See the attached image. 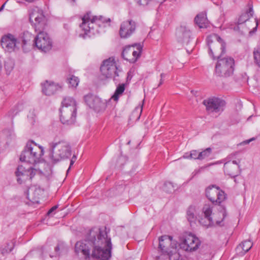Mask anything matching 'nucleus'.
<instances>
[{
  "label": "nucleus",
  "instance_id": "38",
  "mask_svg": "<svg viewBox=\"0 0 260 260\" xmlns=\"http://www.w3.org/2000/svg\"><path fill=\"white\" fill-rule=\"evenodd\" d=\"M199 152H198L197 150H192L190 151V154L189 155V157L191 158L199 159Z\"/></svg>",
  "mask_w": 260,
  "mask_h": 260
},
{
  "label": "nucleus",
  "instance_id": "41",
  "mask_svg": "<svg viewBox=\"0 0 260 260\" xmlns=\"http://www.w3.org/2000/svg\"><path fill=\"white\" fill-rule=\"evenodd\" d=\"M254 22L255 23V26L253 28V29L252 30L249 31L250 34L254 33L257 30V25H258V20H257V19H255Z\"/></svg>",
  "mask_w": 260,
  "mask_h": 260
},
{
  "label": "nucleus",
  "instance_id": "53",
  "mask_svg": "<svg viewBox=\"0 0 260 260\" xmlns=\"http://www.w3.org/2000/svg\"><path fill=\"white\" fill-rule=\"evenodd\" d=\"M230 157H233V155H231V156H230Z\"/></svg>",
  "mask_w": 260,
  "mask_h": 260
},
{
  "label": "nucleus",
  "instance_id": "9",
  "mask_svg": "<svg viewBox=\"0 0 260 260\" xmlns=\"http://www.w3.org/2000/svg\"><path fill=\"white\" fill-rule=\"evenodd\" d=\"M215 68V74L219 77H227L233 74L235 61L231 57L217 58Z\"/></svg>",
  "mask_w": 260,
  "mask_h": 260
},
{
  "label": "nucleus",
  "instance_id": "12",
  "mask_svg": "<svg viewBox=\"0 0 260 260\" xmlns=\"http://www.w3.org/2000/svg\"><path fill=\"white\" fill-rule=\"evenodd\" d=\"M203 104L205 106L208 113L220 114L224 110L225 102L218 98L212 97L204 100Z\"/></svg>",
  "mask_w": 260,
  "mask_h": 260
},
{
  "label": "nucleus",
  "instance_id": "36",
  "mask_svg": "<svg viewBox=\"0 0 260 260\" xmlns=\"http://www.w3.org/2000/svg\"><path fill=\"white\" fill-rule=\"evenodd\" d=\"M163 190L168 193L172 192L174 190V186L171 182H166L164 183Z\"/></svg>",
  "mask_w": 260,
  "mask_h": 260
},
{
  "label": "nucleus",
  "instance_id": "43",
  "mask_svg": "<svg viewBox=\"0 0 260 260\" xmlns=\"http://www.w3.org/2000/svg\"><path fill=\"white\" fill-rule=\"evenodd\" d=\"M58 208L57 205L52 207L47 212L48 215H50L53 211H54Z\"/></svg>",
  "mask_w": 260,
  "mask_h": 260
},
{
  "label": "nucleus",
  "instance_id": "13",
  "mask_svg": "<svg viewBox=\"0 0 260 260\" xmlns=\"http://www.w3.org/2000/svg\"><path fill=\"white\" fill-rule=\"evenodd\" d=\"M143 46L140 44H134L126 47L123 50V58L131 63L135 62L140 56Z\"/></svg>",
  "mask_w": 260,
  "mask_h": 260
},
{
  "label": "nucleus",
  "instance_id": "7",
  "mask_svg": "<svg viewBox=\"0 0 260 260\" xmlns=\"http://www.w3.org/2000/svg\"><path fill=\"white\" fill-rule=\"evenodd\" d=\"M51 149L49 155L52 162H57L62 159L69 158L71 155V148L66 141H59L50 144Z\"/></svg>",
  "mask_w": 260,
  "mask_h": 260
},
{
  "label": "nucleus",
  "instance_id": "16",
  "mask_svg": "<svg viewBox=\"0 0 260 260\" xmlns=\"http://www.w3.org/2000/svg\"><path fill=\"white\" fill-rule=\"evenodd\" d=\"M19 45L18 39L11 34L4 36L2 38L1 45L7 51L11 52L15 51V49L19 48Z\"/></svg>",
  "mask_w": 260,
  "mask_h": 260
},
{
  "label": "nucleus",
  "instance_id": "23",
  "mask_svg": "<svg viewBox=\"0 0 260 260\" xmlns=\"http://www.w3.org/2000/svg\"><path fill=\"white\" fill-rule=\"evenodd\" d=\"M177 35L179 42L186 45L189 43L190 38V32L189 30L180 29L177 31Z\"/></svg>",
  "mask_w": 260,
  "mask_h": 260
},
{
  "label": "nucleus",
  "instance_id": "52",
  "mask_svg": "<svg viewBox=\"0 0 260 260\" xmlns=\"http://www.w3.org/2000/svg\"><path fill=\"white\" fill-rule=\"evenodd\" d=\"M130 142H131V141H128V143H127V144H129Z\"/></svg>",
  "mask_w": 260,
  "mask_h": 260
},
{
  "label": "nucleus",
  "instance_id": "21",
  "mask_svg": "<svg viewBox=\"0 0 260 260\" xmlns=\"http://www.w3.org/2000/svg\"><path fill=\"white\" fill-rule=\"evenodd\" d=\"M202 211L205 218L207 219V223H204V220H200L199 221L200 223L207 228L212 226L214 222L212 218L211 217L212 213V206L210 204H205L202 209Z\"/></svg>",
  "mask_w": 260,
  "mask_h": 260
},
{
  "label": "nucleus",
  "instance_id": "39",
  "mask_svg": "<svg viewBox=\"0 0 260 260\" xmlns=\"http://www.w3.org/2000/svg\"><path fill=\"white\" fill-rule=\"evenodd\" d=\"M5 133H7V135L9 133V136L10 138H12L15 136V134H14L13 129H11L8 131H6Z\"/></svg>",
  "mask_w": 260,
  "mask_h": 260
},
{
  "label": "nucleus",
  "instance_id": "28",
  "mask_svg": "<svg viewBox=\"0 0 260 260\" xmlns=\"http://www.w3.org/2000/svg\"><path fill=\"white\" fill-rule=\"evenodd\" d=\"M61 107H67L69 109H72V107L75 108H76V102L75 100L71 97H65L62 103Z\"/></svg>",
  "mask_w": 260,
  "mask_h": 260
},
{
  "label": "nucleus",
  "instance_id": "42",
  "mask_svg": "<svg viewBox=\"0 0 260 260\" xmlns=\"http://www.w3.org/2000/svg\"><path fill=\"white\" fill-rule=\"evenodd\" d=\"M160 81H159V84H158V86L157 87H159L160 86L162 83H163V82H164V78H165V74H164V73H161L160 74Z\"/></svg>",
  "mask_w": 260,
  "mask_h": 260
},
{
  "label": "nucleus",
  "instance_id": "24",
  "mask_svg": "<svg viewBox=\"0 0 260 260\" xmlns=\"http://www.w3.org/2000/svg\"><path fill=\"white\" fill-rule=\"evenodd\" d=\"M40 190L37 188H30L27 191V199L33 203H39V192Z\"/></svg>",
  "mask_w": 260,
  "mask_h": 260
},
{
  "label": "nucleus",
  "instance_id": "14",
  "mask_svg": "<svg viewBox=\"0 0 260 260\" xmlns=\"http://www.w3.org/2000/svg\"><path fill=\"white\" fill-rule=\"evenodd\" d=\"M77 108L69 109L67 107H61L60 109V121L63 124L71 125L75 122Z\"/></svg>",
  "mask_w": 260,
  "mask_h": 260
},
{
  "label": "nucleus",
  "instance_id": "1",
  "mask_svg": "<svg viewBox=\"0 0 260 260\" xmlns=\"http://www.w3.org/2000/svg\"><path fill=\"white\" fill-rule=\"evenodd\" d=\"M105 230L94 228L90 230L84 240L76 242L75 252L84 259L108 260L111 256L112 243Z\"/></svg>",
  "mask_w": 260,
  "mask_h": 260
},
{
  "label": "nucleus",
  "instance_id": "20",
  "mask_svg": "<svg viewBox=\"0 0 260 260\" xmlns=\"http://www.w3.org/2000/svg\"><path fill=\"white\" fill-rule=\"evenodd\" d=\"M34 37L33 35L28 31H25L21 34L18 41L19 44H21V46L25 52H27L30 48L31 46V41L34 39Z\"/></svg>",
  "mask_w": 260,
  "mask_h": 260
},
{
  "label": "nucleus",
  "instance_id": "44",
  "mask_svg": "<svg viewBox=\"0 0 260 260\" xmlns=\"http://www.w3.org/2000/svg\"><path fill=\"white\" fill-rule=\"evenodd\" d=\"M253 140H254V138H251L250 139L245 140V141H243L242 143H241V144H244V145L248 144L250 142H251Z\"/></svg>",
  "mask_w": 260,
  "mask_h": 260
},
{
  "label": "nucleus",
  "instance_id": "33",
  "mask_svg": "<svg viewBox=\"0 0 260 260\" xmlns=\"http://www.w3.org/2000/svg\"><path fill=\"white\" fill-rule=\"evenodd\" d=\"M254 62L260 68V48L254 49L253 52Z\"/></svg>",
  "mask_w": 260,
  "mask_h": 260
},
{
  "label": "nucleus",
  "instance_id": "6",
  "mask_svg": "<svg viewBox=\"0 0 260 260\" xmlns=\"http://www.w3.org/2000/svg\"><path fill=\"white\" fill-rule=\"evenodd\" d=\"M159 244L157 249L158 255L155 256L156 259L170 260L174 251L176 250V243L173 241V237L164 235L158 239Z\"/></svg>",
  "mask_w": 260,
  "mask_h": 260
},
{
  "label": "nucleus",
  "instance_id": "8",
  "mask_svg": "<svg viewBox=\"0 0 260 260\" xmlns=\"http://www.w3.org/2000/svg\"><path fill=\"white\" fill-rule=\"evenodd\" d=\"M207 42L209 54L215 59L221 57L225 51V43L217 35L213 34L208 37Z\"/></svg>",
  "mask_w": 260,
  "mask_h": 260
},
{
  "label": "nucleus",
  "instance_id": "5",
  "mask_svg": "<svg viewBox=\"0 0 260 260\" xmlns=\"http://www.w3.org/2000/svg\"><path fill=\"white\" fill-rule=\"evenodd\" d=\"M206 197L213 204L218 205L219 206V208L218 210L222 217L220 220L215 219L216 223L219 224L226 216L225 207L222 205H220L221 203L226 199L225 194L224 192L220 189L218 187H216L215 185H212L211 187L209 186L206 189Z\"/></svg>",
  "mask_w": 260,
  "mask_h": 260
},
{
  "label": "nucleus",
  "instance_id": "48",
  "mask_svg": "<svg viewBox=\"0 0 260 260\" xmlns=\"http://www.w3.org/2000/svg\"><path fill=\"white\" fill-rule=\"evenodd\" d=\"M201 220H204V223H207V219L205 218V217L204 218H202Z\"/></svg>",
  "mask_w": 260,
  "mask_h": 260
},
{
  "label": "nucleus",
  "instance_id": "3",
  "mask_svg": "<svg viewBox=\"0 0 260 260\" xmlns=\"http://www.w3.org/2000/svg\"><path fill=\"white\" fill-rule=\"evenodd\" d=\"M82 22L80 28L84 31V35H94L99 32L98 27L102 26L105 23L110 22V18H105L102 16H92L90 12L87 13L82 18Z\"/></svg>",
  "mask_w": 260,
  "mask_h": 260
},
{
  "label": "nucleus",
  "instance_id": "46",
  "mask_svg": "<svg viewBox=\"0 0 260 260\" xmlns=\"http://www.w3.org/2000/svg\"><path fill=\"white\" fill-rule=\"evenodd\" d=\"M7 2V1H6L1 7L0 8V12L3 11V10L4 9V7H5V6L6 4V3Z\"/></svg>",
  "mask_w": 260,
  "mask_h": 260
},
{
  "label": "nucleus",
  "instance_id": "15",
  "mask_svg": "<svg viewBox=\"0 0 260 260\" xmlns=\"http://www.w3.org/2000/svg\"><path fill=\"white\" fill-rule=\"evenodd\" d=\"M36 170L31 167L26 169L22 165L19 166L15 172L16 176L17 177V181L22 183L23 181L31 179L36 174Z\"/></svg>",
  "mask_w": 260,
  "mask_h": 260
},
{
  "label": "nucleus",
  "instance_id": "50",
  "mask_svg": "<svg viewBox=\"0 0 260 260\" xmlns=\"http://www.w3.org/2000/svg\"><path fill=\"white\" fill-rule=\"evenodd\" d=\"M185 156H184V157H186V158H188L189 157H187V155L186 154Z\"/></svg>",
  "mask_w": 260,
  "mask_h": 260
},
{
  "label": "nucleus",
  "instance_id": "35",
  "mask_svg": "<svg viewBox=\"0 0 260 260\" xmlns=\"http://www.w3.org/2000/svg\"><path fill=\"white\" fill-rule=\"evenodd\" d=\"M68 83L73 87H76L79 82L78 77L71 75L68 78Z\"/></svg>",
  "mask_w": 260,
  "mask_h": 260
},
{
  "label": "nucleus",
  "instance_id": "25",
  "mask_svg": "<svg viewBox=\"0 0 260 260\" xmlns=\"http://www.w3.org/2000/svg\"><path fill=\"white\" fill-rule=\"evenodd\" d=\"M195 23L200 28L207 27L208 25V20L205 13H201L197 15L194 18Z\"/></svg>",
  "mask_w": 260,
  "mask_h": 260
},
{
  "label": "nucleus",
  "instance_id": "30",
  "mask_svg": "<svg viewBox=\"0 0 260 260\" xmlns=\"http://www.w3.org/2000/svg\"><path fill=\"white\" fill-rule=\"evenodd\" d=\"M14 67V61L11 58H7L4 62V68L7 74L9 75Z\"/></svg>",
  "mask_w": 260,
  "mask_h": 260
},
{
  "label": "nucleus",
  "instance_id": "32",
  "mask_svg": "<svg viewBox=\"0 0 260 260\" xmlns=\"http://www.w3.org/2000/svg\"><path fill=\"white\" fill-rule=\"evenodd\" d=\"M142 112V106L137 107H136L135 110L133 111L131 116V119H135L136 118V120H138L139 119L141 113Z\"/></svg>",
  "mask_w": 260,
  "mask_h": 260
},
{
  "label": "nucleus",
  "instance_id": "37",
  "mask_svg": "<svg viewBox=\"0 0 260 260\" xmlns=\"http://www.w3.org/2000/svg\"><path fill=\"white\" fill-rule=\"evenodd\" d=\"M18 113V110L17 108H15L11 109L7 113L8 117L13 118Z\"/></svg>",
  "mask_w": 260,
  "mask_h": 260
},
{
  "label": "nucleus",
  "instance_id": "26",
  "mask_svg": "<svg viewBox=\"0 0 260 260\" xmlns=\"http://www.w3.org/2000/svg\"><path fill=\"white\" fill-rule=\"evenodd\" d=\"M253 14L254 12L252 7L249 6V9L246 11V12L242 14L240 16L238 21V25L242 24L246 22L250 19V17L253 16Z\"/></svg>",
  "mask_w": 260,
  "mask_h": 260
},
{
  "label": "nucleus",
  "instance_id": "27",
  "mask_svg": "<svg viewBox=\"0 0 260 260\" xmlns=\"http://www.w3.org/2000/svg\"><path fill=\"white\" fill-rule=\"evenodd\" d=\"M186 217L191 224L196 222L197 216L196 215V208L194 206H190L188 207L186 212Z\"/></svg>",
  "mask_w": 260,
  "mask_h": 260
},
{
  "label": "nucleus",
  "instance_id": "51",
  "mask_svg": "<svg viewBox=\"0 0 260 260\" xmlns=\"http://www.w3.org/2000/svg\"><path fill=\"white\" fill-rule=\"evenodd\" d=\"M176 258H177V255H176ZM174 260H179V259H177V258H176V259H175L174 258Z\"/></svg>",
  "mask_w": 260,
  "mask_h": 260
},
{
  "label": "nucleus",
  "instance_id": "47",
  "mask_svg": "<svg viewBox=\"0 0 260 260\" xmlns=\"http://www.w3.org/2000/svg\"><path fill=\"white\" fill-rule=\"evenodd\" d=\"M55 250L56 252H58L59 250V247L58 246H56L55 248Z\"/></svg>",
  "mask_w": 260,
  "mask_h": 260
},
{
  "label": "nucleus",
  "instance_id": "11",
  "mask_svg": "<svg viewBox=\"0 0 260 260\" xmlns=\"http://www.w3.org/2000/svg\"><path fill=\"white\" fill-rule=\"evenodd\" d=\"M201 242L191 233H185L180 239L179 246L186 251H194L199 248Z\"/></svg>",
  "mask_w": 260,
  "mask_h": 260
},
{
  "label": "nucleus",
  "instance_id": "29",
  "mask_svg": "<svg viewBox=\"0 0 260 260\" xmlns=\"http://www.w3.org/2000/svg\"><path fill=\"white\" fill-rule=\"evenodd\" d=\"M253 243L250 240L244 241L242 244L237 247V249H242L243 250V254L248 252L252 247Z\"/></svg>",
  "mask_w": 260,
  "mask_h": 260
},
{
  "label": "nucleus",
  "instance_id": "40",
  "mask_svg": "<svg viewBox=\"0 0 260 260\" xmlns=\"http://www.w3.org/2000/svg\"><path fill=\"white\" fill-rule=\"evenodd\" d=\"M77 159V157L75 155H73L71 161H70V167L69 168L67 172H68L69 171V170L70 169L71 166L74 164V163L75 162V161H76Z\"/></svg>",
  "mask_w": 260,
  "mask_h": 260
},
{
  "label": "nucleus",
  "instance_id": "34",
  "mask_svg": "<svg viewBox=\"0 0 260 260\" xmlns=\"http://www.w3.org/2000/svg\"><path fill=\"white\" fill-rule=\"evenodd\" d=\"M212 153V149L207 148L204 151L199 152V159H203L209 157Z\"/></svg>",
  "mask_w": 260,
  "mask_h": 260
},
{
  "label": "nucleus",
  "instance_id": "10",
  "mask_svg": "<svg viewBox=\"0 0 260 260\" xmlns=\"http://www.w3.org/2000/svg\"><path fill=\"white\" fill-rule=\"evenodd\" d=\"M100 69L102 75L106 78H113L116 84L119 81L118 78L119 76V73L121 71L117 67L114 58L110 57L104 60Z\"/></svg>",
  "mask_w": 260,
  "mask_h": 260
},
{
  "label": "nucleus",
  "instance_id": "18",
  "mask_svg": "<svg viewBox=\"0 0 260 260\" xmlns=\"http://www.w3.org/2000/svg\"><path fill=\"white\" fill-rule=\"evenodd\" d=\"M84 101L90 108L97 112H100L105 107V103L101 99L92 94L86 95L84 96Z\"/></svg>",
  "mask_w": 260,
  "mask_h": 260
},
{
  "label": "nucleus",
  "instance_id": "49",
  "mask_svg": "<svg viewBox=\"0 0 260 260\" xmlns=\"http://www.w3.org/2000/svg\"><path fill=\"white\" fill-rule=\"evenodd\" d=\"M27 2H32L34 0H25Z\"/></svg>",
  "mask_w": 260,
  "mask_h": 260
},
{
  "label": "nucleus",
  "instance_id": "31",
  "mask_svg": "<svg viewBox=\"0 0 260 260\" xmlns=\"http://www.w3.org/2000/svg\"><path fill=\"white\" fill-rule=\"evenodd\" d=\"M125 90V84H119L114 94V95L112 96V98L115 101H117L119 99V96Z\"/></svg>",
  "mask_w": 260,
  "mask_h": 260
},
{
  "label": "nucleus",
  "instance_id": "2",
  "mask_svg": "<svg viewBox=\"0 0 260 260\" xmlns=\"http://www.w3.org/2000/svg\"><path fill=\"white\" fill-rule=\"evenodd\" d=\"M29 21L38 35L34 38V44L43 52L49 51L52 46V41L48 35L43 30L46 25V19L42 10L34 9L29 14Z\"/></svg>",
  "mask_w": 260,
  "mask_h": 260
},
{
  "label": "nucleus",
  "instance_id": "45",
  "mask_svg": "<svg viewBox=\"0 0 260 260\" xmlns=\"http://www.w3.org/2000/svg\"><path fill=\"white\" fill-rule=\"evenodd\" d=\"M132 78V76L131 75V72H128L127 73V78H126V82H128V80H131Z\"/></svg>",
  "mask_w": 260,
  "mask_h": 260
},
{
  "label": "nucleus",
  "instance_id": "17",
  "mask_svg": "<svg viewBox=\"0 0 260 260\" xmlns=\"http://www.w3.org/2000/svg\"><path fill=\"white\" fill-rule=\"evenodd\" d=\"M240 159L230 160L224 163L223 166L224 172L225 174L235 178L240 173L239 169Z\"/></svg>",
  "mask_w": 260,
  "mask_h": 260
},
{
  "label": "nucleus",
  "instance_id": "22",
  "mask_svg": "<svg viewBox=\"0 0 260 260\" xmlns=\"http://www.w3.org/2000/svg\"><path fill=\"white\" fill-rule=\"evenodd\" d=\"M42 91L46 95L53 94L59 87L53 82H49L48 81H46L45 83L42 84Z\"/></svg>",
  "mask_w": 260,
  "mask_h": 260
},
{
  "label": "nucleus",
  "instance_id": "4",
  "mask_svg": "<svg viewBox=\"0 0 260 260\" xmlns=\"http://www.w3.org/2000/svg\"><path fill=\"white\" fill-rule=\"evenodd\" d=\"M44 154L43 147L38 146L33 141L27 143L20 156V160L28 164L34 165L40 162Z\"/></svg>",
  "mask_w": 260,
  "mask_h": 260
},
{
  "label": "nucleus",
  "instance_id": "19",
  "mask_svg": "<svg viewBox=\"0 0 260 260\" xmlns=\"http://www.w3.org/2000/svg\"><path fill=\"white\" fill-rule=\"evenodd\" d=\"M136 29V23L131 20L123 22L120 26L119 35L122 38H126L131 36Z\"/></svg>",
  "mask_w": 260,
  "mask_h": 260
}]
</instances>
